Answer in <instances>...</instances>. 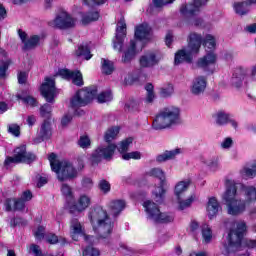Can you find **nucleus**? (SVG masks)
Instances as JSON below:
<instances>
[{"instance_id":"39448f33","label":"nucleus","mask_w":256,"mask_h":256,"mask_svg":"<svg viewBox=\"0 0 256 256\" xmlns=\"http://www.w3.org/2000/svg\"><path fill=\"white\" fill-rule=\"evenodd\" d=\"M203 41V36L201 34L192 32L188 38V45L176 52L174 63L175 65H181V63H191L195 55H199L201 50V43Z\"/></svg>"},{"instance_id":"ea45409f","label":"nucleus","mask_w":256,"mask_h":256,"mask_svg":"<svg viewBox=\"0 0 256 256\" xmlns=\"http://www.w3.org/2000/svg\"><path fill=\"white\" fill-rule=\"evenodd\" d=\"M251 4L248 2H236L234 3V11L237 15H247L249 13V6Z\"/></svg>"},{"instance_id":"5701e85b","label":"nucleus","mask_w":256,"mask_h":256,"mask_svg":"<svg viewBox=\"0 0 256 256\" xmlns=\"http://www.w3.org/2000/svg\"><path fill=\"white\" fill-rule=\"evenodd\" d=\"M135 37L139 41H149L151 39V27L149 24L143 23L136 27Z\"/></svg>"},{"instance_id":"3c124183","label":"nucleus","mask_w":256,"mask_h":256,"mask_svg":"<svg viewBox=\"0 0 256 256\" xmlns=\"http://www.w3.org/2000/svg\"><path fill=\"white\" fill-rule=\"evenodd\" d=\"M101 252L99 249L93 247V246H88L86 249L83 250V256H100Z\"/></svg>"},{"instance_id":"de8ad7c7","label":"nucleus","mask_w":256,"mask_h":256,"mask_svg":"<svg viewBox=\"0 0 256 256\" xmlns=\"http://www.w3.org/2000/svg\"><path fill=\"white\" fill-rule=\"evenodd\" d=\"M175 93V89L173 88L172 84H167L160 89L161 97H171Z\"/></svg>"},{"instance_id":"09e8293b","label":"nucleus","mask_w":256,"mask_h":256,"mask_svg":"<svg viewBox=\"0 0 256 256\" xmlns=\"http://www.w3.org/2000/svg\"><path fill=\"white\" fill-rule=\"evenodd\" d=\"M98 189H100V191L104 193V195H107V193L111 191V183H109V181L105 179H102L98 183Z\"/></svg>"},{"instance_id":"13d9d810","label":"nucleus","mask_w":256,"mask_h":256,"mask_svg":"<svg viewBox=\"0 0 256 256\" xmlns=\"http://www.w3.org/2000/svg\"><path fill=\"white\" fill-rule=\"evenodd\" d=\"M8 132H10L11 135H14V137H19L21 133V128L17 124H10L8 126Z\"/></svg>"},{"instance_id":"cd10ccee","label":"nucleus","mask_w":256,"mask_h":256,"mask_svg":"<svg viewBox=\"0 0 256 256\" xmlns=\"http://www.w3.org/2000/svg\"><path fill=\"white\" fill-rule=\"evenodd\" d=\"M191 185V179H186L178 182L174 188V195L177 199H181V197H185V192L189 189Z\"/></svg>"},{"instance_id":"ddd939ff","label":"nucleus","mask_w":256,"mask_h":256,"mask_svg":"<svg viewBox=\"0 0 256 256\" xmlns=\"http://www.w3.org/2000/svg\"><path fill=\"white\" fill-rule=\"evenodd\" d=\"M125 37H127V24L125 23V18H121L117 24L116 28V36L113 40V48L116 51H123V43L125 41Z\"/></svg>"},{"instance_id":"20e7f679","label":"nucleus","mask_w":256,"mask_h":256,"mask_svg":"<svg viewBox=\"0 0 256 256\" xmlns=\"http://www.w3.org/2000/svg\"><path fill=\"white\" fill-rule=\"evenodd\" d=\"M181 123V109L177 106H167L163 108L152 123L153 129H169Z\"/></svg>"},{"instance_id":"2eb2a0df","label":"nucleus","mask_w":256,"mask_h":256,"mask_svg":"<svg viewBox=\"0 0 256 256\" xmlns=\"http://www.w3.org/2000/svg\"><path fill=\"white\" fill-rule=\"evenodd\" d=\"M18 36L20 41L23 43L22 49L24 51H31V49L39 47V43L41 41V37L39 35H32L29 37L27 32L22 29H18Z\"/></svg>"},{"instance_id":"4be33fe9","label":"nucleus","mask_w":256,"mask_h":256,"mask_svg":"<svg viewBox=\"0 0 256 256\" xmlns=\"http://www.w3.org/2000/svg\"><path fill=\"white\" fill-rule=\"evenodd\" d=\"M206 211L209 219H215L221 211V204L215 197H210L207 202Z\"/></svg>"},{"instance_id":"c9c22d12","label":"nucleus","mask_w":256,"mask_h":256,"mask_svg":"<svg viewBox=\"0 0 256 256\" xmlns=\"http://www.w3.org/2000/svg\"><path fill=\"white\" fill-rule=\"evenodd\" d=\"M231 117V114L225 112V111H218L215 115H214V119L217 125L223 126V125H227V123H229V119Z\"/></svg>"},{"instance_id":"423d86ee","label":"nucleus","mask_w":256,"mask_h":256,"mask_svg":"<svg viewBox=\"0 0 256 256\" xmlns=\"http://www.w3.org/2000/svg\"><path fill=\"white\" fill-rule=\"evenodd\" d=\"M48 161L50 162L52 171L56 173L59 181H69L75 179L77 175H79V172L70 161L58 160L55 153H51L48 156Z\"/></svg>"},{"instance_id":"393cba45","label":"nucleus","mask_w":256,"mask_h":256,"mask_svg":"<svg viewBox=\"0 0 256 256\" xmlns=\"http://www.w3.org/2000/svg\"><path fill=\"white\" fill-rule=\"evenodd\" d=\"M217 63V54L215 52H208L205 56L201 57L197 61V65L201 69H207Z\"/></svg>"},{"instance_id":"bb28decb","label":"nucleus","mask_w":256,"mask_h":256,"mask_svg":"<svg viewBox=\"0 0 256 256\" xmlns=\"http://www.w3.org/2000/svg\"><path fill=\"white\" fill-rule=\"evenodd\" d=\"M6 211H23L25 209V201L20 199H7L5 202Z\"/></svg>"},{"instance_id":"a19ab883","label":"nucleus","mask_w":256,"mask_h":256,"mask_svg":"<svg viewBox=\"0 0 256 256\" xmlns=\"http://www.w3.org/2000/svg\"><path fill=\"white\" fill-rule=\"evenodd\" d=\"M119 135V127H111L104 134V141L111 144V141H115Z\"/></svg>"},{"instance_id":"8fccbe9b","label":"nucleus","mask_w":256,"mask_h":256,"mask_svg":"<svg viewBox=\"0 0 256 256\" xmlns=\"http://www.w3.org/2000/svg\"><path fill=\"white\" fill-rule=\"evenodd\" d=\"M133 143V138H127L124 141H122L118 146L119 153L125 154V151L129 149V145Z\"/></svg>"},{"instance_id":"5fc2aeb1","label":"nucleus","mask_w":256,"mask_h":256,"mask_svg":"<svg viewBox=\"0 0 256 256\" xmlns=\"http://www.w3.org/2000/svg\"><path fill=\"white\" fill-rule=\"evenodd\" d=\"M51 111H53V107L49 104H44L40 107L41 117H49V115H51Z\"/></svg>"},{"instance_id":"a18cd8bd","label":"nucleus","mask_w":256,"mask_h":256,"mask_svg":"<svg viewBox=\"0 0 256 256\" xmlns=\"http://www.w3.org/2000/svg\"><path fill=\"white\" fill-rule=\"evenodd\" d=\"M78 145L81 147V149H89L91 147V138H89L87 135L80 136Z\"/></svg>"},{"instance_id":"49530a36","label":"nucleus","mask_w":256,"mask_h":256,"mask_svg":"<svg viewBox=\"0 0 256 256\" xmlns=\"http://www.w3.org/2000/svg\"><path fill=\"white\" fill-rule=\"evenodd\" d=\"M98 103H109L113 100V94L111 91L102 92L97 97Z\"/></svg>"},{"instance_id":"4c0bfd02","label":"nucleus","mask_w":256,"mask_h":256,"mask_svg":"<svg viewBox=\"0 0 256 256\" xmlns=\"http://www.w3.org/2000/svg\"><path fill=\"white\" fill-rule=\"evenodd\" d=\"M195 199H197V197L195 196V194L191 195L189 198H187L186 200H183V197L177 198V203H178V209L180 211H183L185 209H188V207H191V205L193 204V202L195 201Z\"/></svg>"},{"instance_id":"774afa93","label":"nucleus","mask_w":256,"mask_h":256,"mask_svg":"<svg viewBox=\"0 0 256 256\" xmlns=\"http://www.w3.org/2000/svg\"><path fill=\"white\" fill-rule=\"evenodd\" d=\"M199 230V222H197L196 220H192L189 224V231H191L192 233H195V231Z\"/></svg>"},{"instance_id":"9b49d317","label":"nucleus","mask_w":256,"mask_h":256,"mask_svg":"<svg viewBox=\"0 0 256 256\" xmlns=\"http://www.w3.org/2000/svg\"><path fill=\"white\" fill-rule=\"evenodd\" d=\"M50 27L56 29H72L77 25V18H74L66 11L59 12L55 19L49 22Z\"/></svg>"},{"instance_id":"2f4dec72","label":"nucleus","mask_w":256,"mask_h":256,"mask_svg":"<svg viewBox=\"0 0 256 256\" xmlns=\"http://www.w3.org/2000/svg\"><path fill=\"white\" fill-rule=\"evenodd\" d=\"M201 45L205 47L207 53H213L215 47H217V41L215 40V36L207 34L204 40L202 38Z\"/></svg>"},{"instance_id":"4468645a","label":"nucleus","mask_w":256,"mask_h":256,"mask_svg":"<svg viewBox=\"0 0 256 256\" xmlns=\"http://www.w3.org/2000/svg\"><path fill=\"white\" fill-rule=\"evenodd\" d=\"M42 97L47 101V103H54L55 97H57V88H55V79L45 78L44 83L40 88Z\"/></svg>"},{"instance_id":"aec40b11","label":"nucleus","mask_w":256,"mask_h":256,"mask_svg":"<svg viewBox=\"0 0 256 256\" xmlns=\"http://www.w3.org/2000/svg\"><path fill=\"white\" fill-rule=\"evenodd\" d=\"M248 70L247 68L238 66L233 70L232 78L230 79L231 85L233 87L239 88L243 85L245 77H247Z\"/></svg>"},{"instance_id":"72a5a7b5","label":"nucleus","mask_w":256,"mask_h":256,"mask_svg":"<svg viewBox=\"0 0 256 256\" xmlns=\"http://www.w3.org/2000/svg\"><path fill=\"white\" fill-rule=\"evenodd\" d=\"M239 174L242 179H255L256 169L253 164L251 166H244L242 169H240Z\"/></svg>"},{"instance_id":"4d7b16f0","label":"nucleus","mask_w":256,"mask_h":256,"mask_svg":"<svg viewBox=\"0 0 256 256\" xmlns=\"http://www.w3.org/2000/svg\"><path fill=\"white\" fill-rule=\"evenodd\" d=\"M9 65H11V61L9 60L0 64V79H3V77L7 75V69H9Z\"/></svg>"},{"instance_id":"6e6d98bb","label":"nucleus","mask_w":256,"mask_h":256,"mask_svg":"<svg viewBox=\"0 0 256 256\" xmlns=\"http://www.w3.org/2000/svg\"><path fill=\"white\" fill-rule=\"evenodd\" d=\"M46 241L48 243H50L51 245H55L56 243H59V241H61V243H65V238H61L59 240V237H57V235H55V234H48L46 236Z\"/></svg>"},{"instance_id":"a878e982","label":"nucleus","mask_w":256,"mask_h":256,"mask_svg":"<svg viewBox=\"0 0 256 256\" xmlns=\"http://www.w3.org/2000/svg\"><path fill=\"white\" fill-rule=\"evenodd\" d=\"M183 153V149L175 148L174 150H166L162 154H159L156 157L157 163H165V161H171V159H175L177 155H181Z\"/></svg>"},{"instance_id":"37998d69","label":"nucleus","mask_w":256,"mask_h":256,"mask_svg":"<svg viewBox=\"0 0 256 256\" xmlns=\"http://www.w3.org/2000/svg\"><path fill=\"white\" fill-rule=\"evenodd\" d=\"M76 56L77 57H84L86 61H89L93 55H91V51L87 46H79L78 49L76 50Z\"/></svg>"},{"instance_id":"c85d7f7f","label":"nucleus","mask_w":256,"mask_h":256,"mask_svg":"<svg viewBox=\"0 0 256 256\" xmlns=\"http://www.w3.org/2000/svg\"><path fill=\"white\" fill-rule=\"evenodd\" d=\"M53 135V128H51V122L45 120L39 130V137L42 139V141H45L47 139H51V136Z\"/></svg>"},{"instance_id":"a211bd4d","label":"nucleus","mask_w":256,"mask_h":256,"mask_svg":"<svg viewBox=\"0 0 256 256\" xmlns=\"http://www.w3.org/2000/svg\"><path fill=\"white\" fill-rule=\"evenodd\" d=\"M205 91H207V76L194 77L190 85V93L195 97H200Z\"/></svg>"},{"instance_id":"dca6fc26","label":"nucleus","mask_w":256,"mask_h":256,"mask_svg":"<svg viewBox=\"0 0 256 256\" xmlns=\"http://www.w3.org/2000/svg\"><path fill=\"white\" fill-rule=\"evenodd\" d=\"M70 233L74 241H78L79 236L84 237L86 243H93L95 241V237L85 235V232L83 230V225L81 224V222H79L78 219L71 220Z\"/></svg>"},{"instance_id":"f03ea898","label":"nucleus","mask_w":256,"mask_h":256,"mask_svg":"<svg viewBox=\"0 0 256 256\" xmlns=\"http://www.w3.org/2000/svg\"><path fill=\"white\" fill-rule=\"evenodd\" d=\"M88 219L100 239H107L113 231V221L107 211L101 207L93 208L88 213Z\"/></svg>"},{"instance_id":"58836bf2","label":"nucleus","mask_w":256,"mask_h":256,"mask_svg":"<svg viewBox=\"0 0 256 256\" xmlns=\"http://www.w3.org/2000/svg\"><path fill=\"white\" fill-rule=\"evenodd\" d=\"M145 90H146V97L144 99V103L146 105H151L153 101H155V91H154L153 84L151 83L146 84Z\"/></svg>"},{"instance_id":"052dcab7","label":"nucleus","mask_w":256,"mask_h":256,"mask_svg":"<svg viewBox=\"0 0 256 256\" xmlns=\"http://www.w3.org/2000/svg\"><path fill=\"white\" fill-rule=\"evenodd\" d=\"M222 149H231L233 147V138L226 137L221 142Z\"/></svg>"},{"instance_id":"79ce46f5","label":"nucleus","mask_w":256,"mask_h":256,"mask_svg":"<svg viewBox=\"0 0 256 256\" xmlns=\"http://www.w3.org/2000/svg\"><path fill=\"white\" fill-rule=\"evenodd\" d=\"M17 98L20 99L21 101H23V103L25 105H28L29 107H37V105H39V102H37V99H35V97L33 96H23L18 94Z\"/></svg>"},{"instance_id":"6e6552de","label":"nucleus","mask_w":256,"mask_h":256,"mask_svg":"<svg viewBox=\"0 0 256 256\" xmlns=\"http://www.w3.org/2000/svg\"><path fill=\"white\" fill-rule=\"evenodd\" d=\"M97 97V89L85 88L76 92V94L70 100V106L72 109H79V107H85Z\"/></svg>"},{"instance_id":"c756f323","label":"nucleus","mask_w":256,"mask_h":256,"mask_svg":"<svg viewBox=\"0 0 256 256\" xmlns=\"http://www.w3.org/2000/svg\"><path fill=\"white\" fill-rule=\"evenodd\" d=\"M97 20H99V12L95 9L81 13V22L83 25H89V23Z\"/></svg>"},{"instance_id":"69168bd1","label":"nucleus","mask_w":256,"mask_h":256,"mask_svg":"<svg viewBox=\"0 0 256 256\" xmlns=\"http://www.w3.org/2000/svg\"><path fill=\"white\" fill-rule=\"evenodd\" d=\"M34 237L41 240L45 237V227L39 226L36 231H34Z\"/></svg>"},{"instance_id":"7ed1b4c3","label":"nucleus","mask_w":256,"mask_h":256,"mask_svg":"<svg viewBox=\"0 0 256 256\" xmlns=\"http://www.w3.org/2000/svg\"><path fill=\"white\" fill-rule=\"evenodd\" d=\"M245 233H247V223L243 220L235 221L229 230L227 242L221 248L222 255L227 256L229 253L239 251Z\"/></svg>"},{"instance_id":"f3484780","label":"nucleus","mask_w":256,"mask_h":256,"mask_svg":"<svg viewBox=\"0 0 256 256\" xmlns=\"http://www.w3.org/2000/svg\"><path fill=\"white\" fill-rule=\"evenodd\" d=\"M91 207V196L87 194H81L76 202L69 204L70 213H83V211H87Z\"/></svg>"},{"instance_id":"6ab92c4d","label":"nucleus","mask_w":256,"mask_h":256,"mask_svg":"<svg viewBox=\"0 0 256 256\" xmlns=\"http://www.w3.org/2000/svg\"><path fill=\"white\" fill-rule=\"evenodd\" d=\"M57 75H59L62 79H71L72 83H74V85H78V87L83 85V74H81L79 71L73 72L67 69H61L58 71Z\"/></svg>"},{"instance_id":"338daca9","label":"nucleus","mask_w":256,"mask_h":256,"mask_svg":"<svg viewBox=\"0 0 256 256\" xmlns=\"http://www.w3.org/2000/svg\"><path fill=\"white\" fill-rule=\"evenodd\" d=\"M37 123V116L30 114L26 117V124L28 125V127H33V125H35Z\"/></svg>"},{"instance_id":"1a4fd4ad","label":"nucleus","mask_w":256,"mask_h":256,"mask_svg":"<svg viewBox=\"0 0 256 256\" xmlns=\"http://www.w3.org/2000/svg\"><path fill=\"white\" fill-rule=\"evenodd\" d=\"M34 160V154L27 152V147L25 145H21L14 150L13 157H6L4 161V167L9 169L12 163H33Z\"/></svg>"},{"instance_id":"f704fd0d","label":"nucleus","mask_w":256,"mask_h":256,"mask_svg":"<svg viewBox=\"0 0 256 256\" xmlns=\"http://www.w3.org/2000/svg\"><path fill=\"white\" fill-rule=\"evenodd\" d=\"M202 241L209 244L213 241V230L208 224H203L201 227Z\"/></svg>"},{"instance_id":"864d4df0","label":"nucleus","mask_w":256,"mask_h":256,"mask_svg":"<svg viewBox=\"0 0 256 256\" xmlns=\"http://www.w3.org/2000/svg\"><path fill=\"white\" fill-rule=\"evenodd\" d=\"M122 159H124V161H129V159H141V152L135 151L130 153H124L122 154Z\"/></svg>"},{"instance_id":"412c9836","label":"nucleus","mask_w":256,"mask_h":256,"mask_svg":"<svg viewBox=\"0 0 256 256\" xmlns=\"http://www.w3.org/2000/svg\"><path fill=\"white\" fill-rule=\"evenodd\" d=\"M126 203L125 200H111L108 203V211L112 217H119L121 213L125 210Z\"/></svg>"},{"instance_id":"0e129e2a","label":"nucleus","mask_w":256,"mask_h":256,"mask_svg":"<svg viewBox=\"0 0 256 256\" xmlns=\"http://www.w3.org/2000/svg\"><path fill=\"white\" fill-rule=\"evenodd\" d=\"M82 187L84 189H92L93 188V179L90 177H84L82 179Z\"/></svg>"},{"instance_id":"603ef678","label":"nucleus","mask_w":256,"mask_h":256,"mask_svg":"<svg viewBox=\"0 0 256 256\" xmlns=\"http://www.w3.org/2000/svg\"><path fill=\"white\" fill-rule=\"evenodd\" d=\"M61 193L66 199H73V190L71 189V186L62 184Z\"/></svg>"},{"instance_id":"7c9ffc66","label":"nucleus","mask_w":256,"mask_h":256,"mask_svg":"<svg viewBox=\"0 0 256 256\" xmlns=\"http://www.w3.org/2000/svg\"><path fill=\"white\" fill-rule=\"evenodd\" d=\"M135 45H136L135 40H131L130 46L122 56V63H130L135 58V55H137V51L135 50Z\"/></svg>"},{"instance_id":"473e14b6","label":"nucleus","mask_w":256,"mask_h":256,"mask_svg":"<svg viewBox=\"0 0 256 256\" xmlns=\"http://www.w3.org/2000/svg\"><path fill=\"white\" fill-rule=\"evenodd\" d=\"M146 175L148 177H155L156 179H159L162 185H167V182L165 181V172L161 168H152L146 172Z\"/></svg>"},{"instance_id":"b1692460","label":"nucleus","mask_w":256,"mask_h":256,"mask_svg":"<svg viewBox=\"0 0 256 256\" xmlns=\"http://www.w3.org/2000/svg\"><path fill=\"white\" fill-rule=\"evenodd\" d=\"M159 63V58L155 52H148L140 57V66L144 68L155 67Z\"/></svg>"},{"instance_id":"680f3d73","label":"nucleus","mask_w":256,"mask_h":256,"mask_svg":"<svg viewBox=\"0 0 256 256\" xmlns=\"http://www.w3.org/2000/svg\"><path fill=\"white\" fill-rule=\"evenodd\" d=\"M29 251L35 256H43V252L41 251V247H39V245H30Z\"/></svg>"},{"instance_id":"e2e57ef3","label":"nucleus","mask_w":256,"mask_h":256,"mask_svg":"<svg viewBox=\"0 0 256 256\" xmlns=\"http://www.w3.org/2000/svg\"><path fill=\"white\" fill-rule=\"evenodd\" d=\"M175 0H153L154 7H165V5H170V3H173Z\"/></svg>"},{"instance_id":"e433bc0d","label":"nucleus","mask_w":256,"mask_h":256,"mask_svg":"<svg viewBox=\"0 0 256 256\" xmlns=\"http://www.w3.org/2000/svg\"><path fill=\"white\" fill-rule=\"evenodd\" d=\"M165 185L166 184H162V182H160V185L156 186L152 191V195L157 203H161L165 197Z\"/></svg>"},{"instance_id":"bf43d9fd","label":"nucleus","mask_w":256,"mask_h":256,"mask_svg":"<svg viewBox=\"0 0 256 256\" xmlns=\"http://www.w3.org/2000/svg\"><path fill=\"white\" fill-rule=\"evenodd\" d=\"M209 166L211 171H219L221 169V164H219V160L212 159L206 163Z\"/></svg>"},{"instance_id":"0eeeda50","label":"nucleus","mask_w":256,"mask_h":256,"mask_svg":"<svg viewBox=\"0 0 256 256\" xmlns=\"http://www.w3.org/2000/svg\"><path fill=\"white\" fill-rule=\"evenodd\" d=\"M143 207L147 213V218L153 223H173V221H175V214L171 212H161L159 206L151 200L145 201Z\"/></svg>"},{"instance_id":"c03bdc74","label":"nucleus","mask_w":256,"mask_h":256,"mask_svg":"<svg viewBox=\"0 0 256 256\" xmlns=\"http://www.w3.org/2000/svg\"><path fill=\"white\" fill-rule=\"evenodd\" d=\"M101 63H102V72L105 75H111V73L115 71V66H113V62L102 58Z\"/></svg>"},{"instance_id":"f257e3e1","label":"nucleus","mask_w":256,"mask_h":256,"mask_svg":"<svg viewBox=\"0 0 256 256\" xmlns=\"http://www.w3.org/2000/svg\"><path fill=\"white\" fill-rule=\"evenodd\" d=\"M228 215L239 217L247 211V206L256 203V186L226 180V190L222 196Z\"/></svg>"},{"instance_id":"9d476101","label":"nucleus","mask_w":256,"mask_h":256,"mask_svg":"<svg viewBox=\"0 0 256 256\" xmlns=\"http://www.w3.org/2000/svg\"><path fill=\"white\" fill-rule=\"evenodd\" d=\"M116 149L117 145H115L114 143H108V145H101L92 153L90 157L92 165L101 162V160L103 159H105L106 161H111V159H113V155H115Z\"/></svg>"},{"instance_id":"f8f14e48","label":"nucleus","mask_w":256,"mask_h":256,"mask_svg":"<svg viewBox=\"0 0 256 256\" xmlns=\"http://www.w3.org/2000/svg\"><path fill=\"white\" fill-rule=\"evenodd\" d=\"M209 0H194L193 3L183 4L180 7V13L183 17L191 19V17H195L199 15V11H201V7L207 4Z\"/></svg>"}]
</instances>
